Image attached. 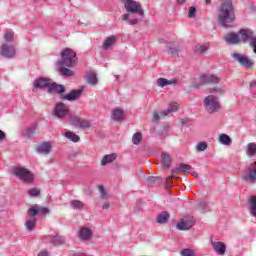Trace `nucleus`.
Segmentation results:
<instances>
[{
  "label": "nucleus",
  "mask_w": 256,
  "mask_h": 256,
  "mask_svg": "<svg viewBox=\"0 0 256 256\" xmlns=\"http://www.w3.org/2000/svg\"><path fill=\"white\" fill-rule=\"evenodd\" d=\"M187 0H177V3H179V5H183V3H186Z\"/></svg>",
  "instance_id": "obj_53"
},
{
  "label": "nucleus",
  "mask_w": 256,
  "mask_h": 256,
  "mask_svg": "<svg viewBox=\"0 0 256 256\" xmlns=\"http://www.w3.org/2000/svg\"><path fill=\"white\" fill-rule=\"evenodd\" d=\"M87 81L90 85H97V73L89 71L87 73Z\"/></svg>",
  "instance_id": "obj_27"
},
{
  "label": "nucleus",
  "mask_w": 256,
  "mask_h": 256,
  "mask_svg": "<svg viewBox=\"0 0 256 256\" xmlns=\"http://www.w3.org/2000/svg\"><path fill=\"white\" fill-rule=\"evenodd\" d=\"M177 111H179V103L171 102L168 106V109L161 112V116L167 117V115H169V113H175Z\"/></svg>",
  "instance_id": "obj_20"
},
{
  "label": "nucleus",
  "mask_w": 256,
  "mask_h": 256,
  "mask_svg": "<svg viewBox=\"0 0 256 256\" xmlns=\"http://www.w3.org/2000/svg\"><path fill=\"white\" fill-rule=\"evenodd\" d=\"M219 143H221V145L229 146L231 145V143H233V140H231V137H229V135L221 134L219 136Z\"/></svg>",
  "instance_id": "obj_25"
},
{
  "label": "nucleus",
  "mask_w": 256,
  "mask_h": 256,
  "mask_svg": "<svg viewBox=\"0 0 256 256\" xmlns=\"http://www.w3.org/2000/svg\"><path fill=\"white\" fill-rule=\"evenodd\" d=\"M232 58L234 59V61H238V63L242 65V67H253V62L243 54L235 52L232 54Z\"/></svg>",
  "instance_id": "obj_13"
},
{
  "label": "nucleus",
  "mask_w": 256,
  "mask_h": 256,
  "mask_svg": "<svg viewBox=\"0 0 256 256\" xmlns=\"http://www.w3.org/2000/svg\"><path fill=\"white\" fill-rule=\"evenodd\" d=\"M160 117L161 116L158 114V112H154L152 121H159Z\"/></svg>",
  "instance_id": "obj_45"
},
{
  "label": "nucleus",
  "mask_w": 256,
  "mask_h": 256,
  "mask_svg": "<svg viewBox=\"0 0 256 256\" xmlns=\"http://www.w3.org/2000/svg\"><path fill=\"white\" fill-rule=\"evenodd\" d=\"M49 208L34 204L27 211L29 218L26 219L25 227L28 231H33L37 227V218L35 215H48Z\"/></svg>",
  "instance_id": "obj_3"
},
{
  "label": "nucleus",
  "mask_w": 256,
  "mask_h": 256,
  "mask_svg": "<svg viewBox=\"0 0 256 256\" xmlns=\"http://www.w3.org/2000/svg\"><path fill=\"white\" fill-rule=\"evenodd\" d=\"M38 256H49V252H47L46 250H42L38 253Z\"/></svg>",
  "instance_id": "obj_47"
},
{
  "label": "nucleus",
  "mask_w": 256,
  "mask_h": 256,
  "mask_svg": "<svg viewBox=\"0 0 256 256\" xmlns=\"http://www.w3.org/2000/svg\"><path fill=\"white\" fill-rule=\"evenodd\" d=\"M176 171H181V173H191V166L187 164H181Z\"/></svg>",
  "instance_id": "obj_36"
},
{
  "label": "nucleus",
  "mask_w": 256,
  "mask_h": 256,
  "mask_svg": "<svg viewBox=\"0 0 256 256\" xmlns=\"http://www.w3.org/2000/svg\"><path fill=\"white\" fill-rule=\"evenodd\" d=\"M28 195L30 197H39V195H41V190L39 188H31L28 190Z\"/></svg>",
  "instance_id": "obj_35"
},
{
  "label": "nucleus",
  "mask_w": 256,
  "mask_h": 256,
  "mask_svg": "<svg viewBox=\"0 0 256 256\" xmlns=\"http://www.w3.org/2000/svg\"><path fill=\"white\" fill-rule=\"evenodd\" d=\"M170 53H171L172 55H176L177 49H175V48H170Z\"/></svg>",
  "instance_id": "obj_51"
},
{
  "label": "nucleus",
  "mask_w": 256,
  "mask_h": 256,
  "mask_svg": "<svg viewBox=\"0 0 256 256\" xmlns=\"http://www.w3.org/2000/svg\"><path fill=\"white\" fill-rule=\"evenodd\" d=\"M122 20L123 21H129V14L122 15Z\"/></svg>",
  "instance_id": "obj_48"
},
{
  "label": "nucleus",
  "mask_w": 256,
  "mask_h": 256,
  "mask_svg": "<svg viewBox=\"0 0 256 256\" xmlns=\"http://www.w3.org/2000/svg\"><path fill=\"white\" fill-rule=\"evenodd\" d=\"M98 191L100 192L102 199H107V197H108L107 190L105 189V187L103 185L98 186Z\"/></svg>",
  "instance_id": "obj_40"
},
{
  "label": "nucleus",
  "mask_w": 256,
  "mask_h": 256,
  "mask_svg": "<svg viewBox=\"0 0 256 256\" xmlns=\"http://www.w3.org/2000/svg\"><path fill=\"white\" fill-rule=\"evenodd\" d=\"M5 139V132L0 130V141H3Z\"/></svg>",
  "instance_id": "obj_49"
},
{
  "label": "nucleus",
  "mask_w": 256,
  "mask_h": 256,
  "mask_svg": "<svg viewBox=\"0 0 256 256\" xmlns=\"http://www.w3.org/2000/svg\"><path fill=\"white\" fill-rule=\"evenodd\" d=\"M34 87L37 89L48 88L49 93H65V87L63 85H57L56 83H51L48 78H38L34 82Z\"/></svg>",
  "instance_id": "obj_5"
},
{
  "label": "nucleus",
  "mask_w": 256,
  "mask_h": 256,
  "mask_svg": "<svg viewBox=\"0 0 256 256\" xmlns=\"http://www.w3.org/2000/svg\"><path fill=\"white\" fill-rule=\"evenodd\" d=\"M207 46L205 45H201V44H197L194 47V52L196 53V55H203V53H205V51H207Z\"/></svg>",
  "instance_id": "obj_32"
},
{
  "label": "nucleus",
  "mask_w": 256,
  "mask_h": 256,
  "mask_svg": "<svg viewBox=\"0 0 256 256\" xmlns=\"http://www.w3.org/2000/svg\"><path fill=\"white\" fill-rule=\"evenodd\" d=\"M82 93L83 89L72 90L70 93L64 96V99H66V101H77V99L81 97Z\"/></svg>",
  "instance_id": "obj_17"
},
{
  "label": "nucleus",
  "mask_w": 256,
  "mask_h": 256,
  "mask_svg": "<svg viewBox=\"0 0 256 256\" xmlns=\"http://www.w3.org/2000/svg\"><path fill=\"white\" fill-rule=\"evenodd\" d=\"M195 13H197V9L194 6L190 7L188 11V17L192 19L193 17H195Z\"/></svg>",
  "instance_id": "obj_43"
},
{
  "label": "nucleus",
  "mask_w": 256,
  "mask_h": 256,
  "mask_svg": "<svg viewBox=\"0 0 256 256\" xmlns=\"http://www.w3.org/2000/svg\"><path fill=\"white\" fill-rule=\"evenodd\" d=\"M0 55L7 59H13L15 57V46L5 42L0 46Z\"/></svg>",
  "instance_id": "obj_9"
},
{
  "label": "nucleus",
  "mask_w": 256,
  "mask_h": 256,
  "mask_svg": "<svg viewBox=\"0 0 256 256\" xmlns=\"http://www.w3.org/2000/svg\"><path fill=\"white\" fill-rule=\"evenodd\" d=\"M213 249L218 255H225L227 251V246L223 242H212Z\"/></svg>",
  "instance_id": "obj_19"
},
{
  "label": "nucleus",
  "mask_w": 256,
  "mask_h": 256,
  "mask_svg": "<svg viewBox=\"0 0 256 256\" xmlns=\"http://www.w3.org/2000/svg\"><path fill=\"white\" fill-rule=\"evenodd\" d=\"M195 225V217L193 216H185L182 218L176 225L179 231H189L191 227Z\"/></svg>",
  "instance_id": "obj_8"
},
{
  "label": "nucleus",
  "mask_w": 256,
  "mask_h": 256,
  "mask_svg": "<svg viewBox=\"0 0 256 256\" xmlns=\"http://www.w3.org/2000/svg\"><path fill=\"white\" fill-rule=\"evenodd\" d=\"M221 79L215 74H202L200 76V83L203 85L205 83L217 84Z\"/></svg>",
  "instance_id": "obj_15"
},
{
  "label": "nucleus",
  "mask_w": 256,
  "mask_h": 256,
  "mask_svg": "<svg viewBox=\"0 0 256 256\" xmlns=\"http://www.w3.org/2000/svg\"><path fill=\"white\" fill-rule=\"evenodd\" d=\"M139 23V19H132L128 21L129 25H137Z\"/></svg>",
  "instance_id": "obj_46"
},
{
  "label": "nucleus",
  "mask_w": 256,
  "mask_h": 256,
  "mask_svg": "<svg viewBox=\"0 0 256 256\" xmlns=\"http://www.w3.org/2000/svg\"><path fill=\"white\" fill-rule=\"evenodd\" d=\"M115 159H117V154H115V153L107 154L102 158L101 165H103V166L109 165V163H113V161H115Z\"/></svg>",
  "instance_id": "obj_23"
},
{
  "label": "nucleus",
  "mask_w": 256,
  "mask_h": 256,
  "mask_svg": "<svg viewBox=\"0 0 256 256\" xmlns=\"http://www.w3.org/2000/svg\"><path fill=\"white\" fill-rule=\"evenodd\" d=\"M196 149H197V151H200V152L205 151V149H207V143H205V142L198 143L196 146Z\"/></svg>",
  "instance_id": "obj_42"
},
{
  "label": "nucleus",
  "mask_w": 256,
  "mask_h": 256,
  "mask_svg": "<svg viewBox=\"0 0 256 256\" xmlns=\"http://www.w3.org/2000/svg\"><path fill=\"white\" fill-rule=\"evenodd\" d=\"M211 93H218V95H223V93H225L224 89L221 88H214Z\"/></svg>",
  "instance_id": "obj_44"
},
{
  "label": "nucleus",
  "mask_w": 256,
  "mask_h": 256,
  "mask_svg": "<svg viewBox=\"0 0 256 256\" xmlns=\"http://www.w3.org/2000/svg\"><path fill=\"white\" fill-rule=\"evenodd\" d=\"M51 244L57 247V245L65 244V238L63 236H53L51 238Z\"/></svg>",
  "instance_id": "obj_28"
},
{
  "label": "nucleus",
  "mask_w": 256,
  "mask_h": 256,
  "mask_svg": "<svg viewBox=\"0 0 256 256\" xmlns=\"http://www.w3.org/2000/svg\"><path fill=\"white\" fill-rule=\"evenodd\" d=\"M111 207V204L109 202L104 203L103 209H109Z\"/></svg>",
  "instance_id": "obj_50"
},
{
  "label": "nucleus",
  "mask_w": 256,
  "mask_h": 256,
  "mask_svg": "<svg viewBox=\"0 0 256 256\" xmlns=\"http://www.w3.org/2000/svg\"><path fill=\"white\" fill-rule=\"evenodd\" d=\"M242 180L246 183H256V168L251 167L242 172Z\"/></svg>",
  "instance_id": "obj_12"
},
{
  "label": "nucleus",
  "mask_w": 256,
  "mask_h": 256,
  "mask_svg": "<svg viewBox=\"0 0 256 256\" xmlns=\"http://www.w3.org/2000/svg\"><path fill=\"white\" fill-rule=\"evenodd\" d=\"M80 241H89L93 237V229L90 227H82L78 232Z\"/></svg>",
  "instance_id": "obj_14"
},
{
  "label": "nucleus",
  "mask_w": 256,
  "mask_h": 256,
  "mask_svg": "<svg viewBox=\"0 0 256 256\" xmlns=\"http://www.w3.org/2000/svg\"><path fill=\"white\" fill-rule=\"evenodd\" d=\"M180 254L182 256H195V250H192V249H189V248H186V249H183Z\"/></svg>",
  "instance_id": "obj_39"
},
{
  "label": "nucleus",
  "mask_w": 256,
  "mask_h": 256,
  "mask_svg": "<svg viewBox=\"0 0 256 256\" xmlns=\"http://www.w3.org/2000/svg\"><path fill=\"white\" fill-rule=\"evenodd\" d=\"M28 135H31V133H33V131H35V126L31 127L28 129Z\"/></svg>",
  "instance_id": "obj_52"
},
{
  "label": "nucleus",
  "mask_w": 256,
  "mask_h": 256,
  "mask_svg": "<svg viewBox=\"0 0 256 256\" xmlns=\"http://www.w3.org/2000/svg\"><path fill=\"white\" fill-rule=\"evenodd\" d=\"M12 175H15L17 179L23 181V183H35V174L25 167H14L11 169Z\"/></svg>",
  "instance_id": "obj_6"
},
{
  "label": "nucleus",
  "mask_w": 256,
  "mask_h": 256,
  "mask_svg": "<svg viewBox=\"0 0 256 256\" xmlns=\"http://www.w3.org/2000/svg\"><path fill=\"white\" fill-rule=\"evenodd\" d=\"M255 153H256V144L255 143L248 144L247 154L251 156V155H255Z\"/></svg>",
  "instance_id": "obj_38"
},
{
  "label": "nucleus",
  "mask_w": 256,
  "mask_h": 256,
  "mask_svg": "<svg viewBox=\"0 0 256 256\" xmlns=\"http://www.w3.org/2000/svg\"><path fill=\"white\" fill-rule=\"evenodd\" d=\"M53 115L55 117H58L59 119L67 117V115H70L69 107H67V105H65L64 103L59 102L54 107Z\"/></svg>",
  "instance_id": "obj_10"
},
{
  "label": "nucleus",
  "mask_w": 256,
  "mask_h": 256,
  "mask_svg": "<svg viewBox=\"0 0 256 256\" xmlns=\"http://www.w3.org/2000/svg\"><path fill=\"white\" fill-rule=\"evenodd\" d=\"M13 37H15V34L12 31H7L4 34L6 43H11V41H13Z\"/></svg>",
  "instance_id": "obj_37"
},
{
  "label": "nucleus",
  "mask_w": 256,
  "mask_h": 256,
  "mask_svg": "<svg viewBox=\"0 0 256 256\" xmlns=\"http://www.w3.org/2000/svg\"><path fill=\"white\" fill-rule=\"evenodd\" d=\"M225 41L228 45H236V43H247L249 41L254 53H256V37L253 31L242 29L238 34L229 33L225 36Z\"/></svg>",
  "instance_id": "obj_2"
},
{
  "label": "nucleus",
  "mask_w": 256,
  "mask_h": 256,
  "mask_svg": "<svg viewBox=\"0 0 256 256\" xmlns=\"http://www.w3.org/2000/svg\"><path fill=\"white\" fill-rule=\"evenodd\" d=\"M217 18L222 27H233L235 21V6L233 0H222L218 10Z\"/></svg>",
  "instance_id": "obj_1"
},
{
  "label": "nucleus",
  "mask_w": 256,
  "mask_h": 256,
  "mask_svg": "<svg viewBox=\"0 0 256 256\" xmlns=\"http://www.w3.org/2000/svg\"><path fill=\"white\" fill-rule=\"evenodd\" d=\"M158 87H167V85H177V79L167 80L165 78H158L156 81Z\"/></svg>",
  "instance_id": "obj_21"
},
{
  "label": "nucleus",
  "mask_w": 256,
  "mask_h": 256,
  "mask_svg": "<svg viewBox=\"0 0 256 256\" xmlns=\"http://www.w3.org/2000/svg\"><path fill=\"white\" fill-rule=\"evenodd\" d=\"M70 121L74 127H79L80 129H89L91 127V122L89 120L79 116H71Z\"/></svg>",
  "instance_id": "obj_11"
},
{
  "label": "nucleus",
  "mask_w": 256,
  "mask_h": 256,
  "mask_svg": "<svg viewBox=\"0 0 256 256\" xmlns=\"http://www.w3.org/2000/svg\"><path fill=\"white\" fill-rule=\"evenodd\" d=\"M124 115H125V112L121 108H115L112 111V119L114 121H121V119H123Z\"/></svg>",
  "instance_id": "obj_22"
},
{
  "label": "nucleus",
  "mask_w": 256,
  "mask_h": 256,
  "mask_svg": "<svg viewBox=\"0 0 256 256\" xmlns=\"http://www.w3.org/2000/svg\"><path fill=\"white\" fill-rule=\"evenodd\" d=\"M255 85H256V81H252V82L250 83V87H255Z\"/></svg>",
  "instance_id": "obj_54"
},
{
  "label": "nucleus",
  "mask_w": 256,
  "mask_h": 256,
  "mask_svg": "<svg viewBox=\"0 0 256 256\" xmlns=\"http://www.w3.org/2000/svg\"><path fill=\"white\" fill-rule=\"evenodd\" d=\"M204 107L208 113H216L219 111L221 104L219 103V98L214 95H209L204 98Z\"/></svg>",
  "instance_id": "obj_7"
},
{
  "label": "nucleus",
  "mask_w": 256,
  "mask_h": 256,
  "mask_svg": "<svg viewBox=\"0 0 256 256\" xmlns=\"http://www.w3.org/2000/svg\"><path fill=\"white\" fill-rule=\"evenodd\" d=\"M79 58H77V53L71 48H65L61 51V59L56 63V65H64L65 67H76Z\"/></svg>",
  "instance_id": "obj_4"
},
{
  "label": "nucleus",
  "mask_w": 256,
  "mask_h": 256,
  "mask_svg": "<svg viewBox=\"0 0 256 256\" xmlns=\"http://www.w3.org/2000/svg\"><path fill=\"white\" fill-rule=\"evenodd\" d=\"M171 177H175V176H168V179H171Z\"/></svg>",
  "instance_id": "obj_56"
},
{
  "label": "nucleus",
  "mask_w": 256,
  "mask_h": 256,
  "mask_svg": "<svg viewBox=\"0 0 256 256\" xmlns=\"http://www.w3.org/2000/svg\"><path fill=\"white\" fill-rule=\"evenodd\" d=\"M53 149V144L51 142H42L37 147V152L41 155H49Z\"/></svg>",
  "instance_id": "obj_16"
},
{
  "label": "nucleus",
  "mask_w": 256,
  "mask_h": 256,
  "mask_svg": "<svg viewBox=\"0 0 256 256\" xmlns=\"http://www.w3.org/2000/svg\"><path fill=\"white\" fill-rule=\"evenodd\" d=\"M115 41H117V38L115 36H110L106 38L103 42V49H108L109 47L115 45Z\"/></svg>",
  "instance_id": "obj_26"
},
{
  "label": "nucleus",
  "mask_w": 256,
  "mask_h": 256,
  "mask_svg": "<svg viewBox=\"0 0 256 256\" xmlns=\"http://www.w3.org/2000/svg\"><path fill=\"white\" fill-rule=\"evenodd\" d=\"M71 207H73L74 209H83L85 207V204H83V202L79 201V200H72L70 202Z\"/></svg>",
  "instance_id": "obj_34"
},
{
  "label": "nucleus",
  "mask_w": 256,
  "mask_h": 256,
  "mask_svg": "<svg viewBox=\"0 0 256 256\" xmlns=\"http://www.w3.org/2000/svg\"><path fill=\"white\" fill-rule=\"evenodd\" d=\"M66 139H69V141H72L73 143H78L79 141V136L72 131H68L65 133Z\"/></svg>",
  "instance_id": "obj_29"
},
{
  "label": "nucleus",
  "mask_w": 256,
  "mask_h": 256,
  "mask_svg": "<svg viewBox=\"0 0 256 256\" xmlns=\"http://www.w3.org/2000/svg\"><path fill=\"white\" fill-rule=\"evenodd\" d=\"M254 163H255V165H256V161H255Z\"/></svg>",
  "instance_id": "obj_57"
},
{
  "label": "nucleus",
  "mask_w": 256,
  "mask_h": 256,
  "mask_svg": "<svg viewBox=\"0 0 256 256\" xmlns=\"http://www.w3.org/2000/svg\"><path fill=\"white\" fill-rule=\"evenodd\" d=\"M161 157L162 165L165 167V169L169 168V165H171V156H169V154L163 153Z\"/></svg>",
  "instance_id": "obj_31"
},
{
  "label": "nucleus",
  "mask_w": 256,
  "mask_h": 256,
  "mask_svg": "<svg viewBox=\"0 0 256 256\" xmlns=\"http://www.w3.org/2000/svg\"><path fill=\"white\" fill-rule=\"evenodd\" d=\"M198 209L201 211V213H205L207 211V202L202 201L198 204Z\"/></svg>",
  "instance_id": "obj_41"
},
{
  "label": "nucleus",
  "mask_w": 256,
  "mask_h": 256,
  "mask_svg": "<svg viewBox=\"0 0 256 256\" xmlns=\"http://www.w3.org/2000/svg\"><path fill=\"white\" fill-rule=\"evenodd\" d=\"M141 141H143V134H141V132H136L132 137V142L134 145H139Z\"/></svg>",
  "instance_id": "obj_33"
},
{
  "label": "nucleus",
  "mask_w": 256,
  "mask_h": 256,
  "mask_svg": "<svg viewBox=\"0 0 256 256\" xmlns=\"http://www.w3.org/2000/svg\"><path fill=\"white\" fill-rule=\"evenodd\" d=\"M169 221V213L162 212L157 216V223L163 224Z\"/></svg>",
  "instance_id": "obj_30"
},
{
  "label": "nucleus",
  "mask_w": 256,
  "mask_h": 256,
  "mask_svg": "<svg viewBox=\"0 0 256 256\" xmlns=\"http://www.w3.org/2000/svg\"><path fill=\"white\" fill-rule=\"evenodd\" d=\"M248 203L250 215H252V217H256V196H250Z\"/></svg>",
  "instance_id": "obj_24"
},
{
  "label": "nucleus",
  "mask_w": 256,
  "mask_h": 256,
  "mask_svg": "<svg viewBox=\"0 0 256 256\" xmlns=\"http://www.w3.org/2000/svg\"><path fill=\"white\" fill-rule=\"evenodd\" d=\"M206 5H211V0H205Z\"/></svg>",
  "instance_id": "obj_55"
},
{
  "label": "nucleus",
  "mask_w": 256,
  "mask_h": 256,
  "mask_svg": "<svg viewBox=\"0 0 256 256\" xmlns=\"http://www.w3.org/2000/svg\"><path fill=\"white\" fill-rule=\"evenodd\" d=\"M56 67L61 73V75H64V77H73L75 75V72H73L71 69L66 68L65 64H56Z\"/></svg>",
  "instance_id": "obj_18"
}]
</instances>
